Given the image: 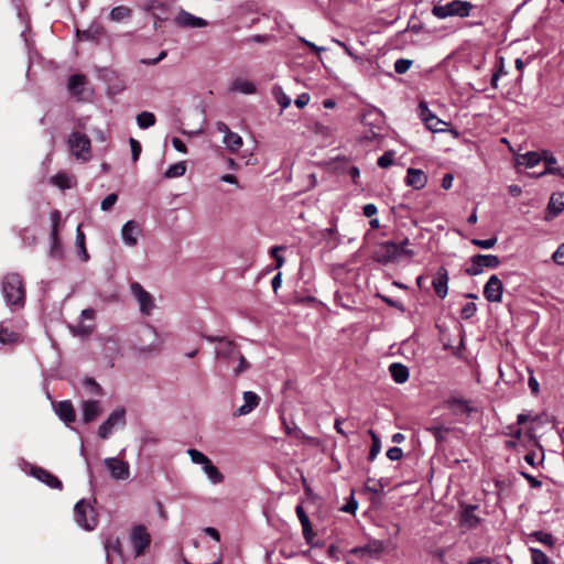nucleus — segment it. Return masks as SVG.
<instances>
[{"label":"nucleus","mask_w":564,"mask_h":564,"mask_svg":"<svg viewBox=\"0 0 564 564\" xmlns=\"http://www.w3.org/2000/svg\"><path fill=\"white\" fill-rule=\"evenodd\" d=\"M412 65V59L399 58L394 62V72L399 75L405 74L411 68Z\"/></svg>","instance_id":"a18cd8bd"},{"label":"nucleus","mask_w":564,"mask_h":564,"mask_svg":"<svg viewBox=\"0 0 564 564\" xmlns=\"http://www.w3.org/2000/svg\"><path fill=\"white\" fill-rule=\"evenodd\" d=\"M84 386L88 390L89 393L99 395L101 394L100 386L91 378H87L84 380Z\"/></svg>","instance_id":"603ef678"},{"label":"nucleus","mask_w":564,"mask_h":564,"mask_svg":"<svg viewBox=\"0 0 564 564\" xmlns=\"http://www.w3.org/2000/svg\"><path fill=\"white\" fill-rule=\"evenodd\" d=\"M231 90L241 93L245 95H251V94L256 93L257 88H256V85L251 80L238 77L232 82Z\"/></svg>","instance_id":"bb28decb"},{"label":"nucleus","mask_w":564,"mask_h":564,"mask_svg":"<svg viewBox=\"0 0 564 564\" xmlns=\"http://www.w3.org/2000/svg\"><path fill=\"white\" fill-rule=\"evenodd\" d=\"M76 523L87 531H93L98 524V516L94 507L85 499L79 500L74 508Z\"/></svg>","instance_id":"39448f33"},{"label":"nucleus","mask_w":564,"mask_h":564,"mask_svg":"<svg viewBox=\"0 0 564 564\" xmlns=\"http://www.w3.org/2000/svg\"><path fill=\"white\" fill-rule=\"evenodd\" d=\"M390 376L397 383H404L410 376L409 368L400 362L390 364Z\"/></svg>","instance_id":"a878e982"},{"label":"nucleus","mask_w":564,"mask_h":564,"mask_svg":"<svg viewBox=\"0 0 564 564\" xmlns=\"http://www.w3.org/2000/svg\"><path fill=\"white\" fill-rule=\"evenodd\" d=\"M2 293L8 305L22 306L25 292L21 276L15 273L6 275L2 282Z\"/></svg>","instance_id":"7ed1b4c3"},{"label":"nucleus","mask_w":564,"mask_h":564,"mask_svg":"<svg viewBox=\"0 0 564 564\" xmlns=\"http://www.w3.org/2000/svg\"><path fill=\"white\" fill-rule=\"evenodd\" d=\"M32 475L51 488L62 489V481L56 476L41 467H34L32 469Z\"/></svg>","instance_id":"aec40b11"},{"label":"nucleus","mask_w":564,"mask_h":564,"mask_svg":"<svg viewBox=\"0 0 564 564\" xmlns=\"http://www.w3.org/2000/svg\"><path fill=\"white\" fill-rule=\"evenodd\" d=\"M283 246H274L270 250V254L275 260V269H280L284 264V258L279 254V251L283 250Z\"/></svg>","instance_id":"864d4df0"},{"label":"nucleus","mask_w":564,"mask_h":564,"mask_svg":"<svg viewBox=\"0 0 564 564\" xmlns=\"http://www.w3.org/2000/svg\"><path fill=\"white\" fill-rule=\"evenodd\" d=\"M55 412L58 417L65 423H72L75 421V410L70 401H61L55 405Z\"/></svg>","instance_id":"b1692460"},{"label":"nucleus","mask_w":564,"mask_h":564,"mask_svg":"<svg viewBox=\"0 0 564 564\" xmlns=\"http://www.w3.org/2000/svg\"><path fill=\"white\" fill-rule=\"evenodd\" d=\"M478 506L476 505H466L463 506V509L459 514V525L463 529L470 530L476 528L481 519L476 514V510Z\"/></svg>","instance_id":"9b49d317"},{"label":"nucleus","mask_w":564,"mask_h":564,"mask_svg":"<svg viewBox=\"0 0 564 564\" xmlns=\"http://www.w3.org/2000/svg\"><path fill=\"white\" fill-rule=\"evenodd\" d=\"M104 464L113 479L126 480L129 478L130 466L127 462L116 457H109L104 460Z\"/></svg>","instance_id":"1a4fd4ad"},{"label":"nucleus","mask_w":564,"mask_h":564,"mask_svg":"<svg viewBox=\"0 0 564 564\" xmlns=\"http://www.w3.org/2000/svg\"><path fill=\"white\" fill-rule=\"evenodd\" d=\"M21 340L20 333L10 327V322L0 323V343L3 345L18 344Z\"/></svg>","instance_id":"a211bd4d"},{"label":"nucleus","mask_w":564,"mask_h":564,"mask_svg":"<svg viewBox=\"0 0 564 564\" xmlns=\"http://www.w3.org/2000/svg\"><path fill=\"white\" fill-rule=\"evenodd\" d=\"M448 280L447 269L445 267H441L432 280V286L440 299H445L448 293Z\"/></svg>","instance_id":"ddd939ff"},{"label":"nucleus","mask_w":564,"mask_h":564,"mask_svg":"<svg viewBox=\"0 0 564 564\" xmlns=\"http://www.w3.org/2000/svg\"><path fill=\"white\" fill-rule=\"evenodd\" d=\"M273 95L276 102L281 106L282 109H285L291 105V98L283 91L281 87H273Z\"/></svg>","instance_id":"4c0bfd02"},{"label":"nucleus","mask_w":564,"mask_h":564,"mask_svg":"<svg viewBox=\"0 0 564 564\" xmlns=\"http://www.w3.org/2000/svg\"><path fill=\"white\" fill-rule=\"evenodd\" d=\"M76 243H77L78 248L80 249V252L83 253L84 260L86 261L88 258V254H87V251L85 248V235L82 231L80 226H78L77 230H76Z\"/></svg>","instance_id":"09e8293b"},{"label":"nucleus","mask_w":564,"mask_h":564,"mask_svg":"<svg viewBox=\"0 0 564 564\" xmlns=\"http://www.w3.org/2000/svg\"><path fill=\"white\" fill-rule=\"evenodd\" d=\"M452 404L458 406L463 412L470 413L473 408L469 405V402L464 399H454Z\"/></svg>","instance_id":"4d7b16f0"},{"label":"nucleus","mask_w":564,"mask_h":564,"mask_svg":"<svg viewBox=\"0 0 564 564\" xmlns=\"http://www.w3.org/2000/svg\"><path fill=\"white\" fill-rule=\"evenodd\" d=\"M417 112L421 118V120L425 123L427 121V118L434 117L435 115L429 109L427 105L423 101L419 104Z\"/></svg>","instance_id":"5fc2aeb1"},{"label":"nucleus","mask_w":564,"mask_h":564,"mask_svg":"<svg viewBox=\"0 0 564 564\" xmlns=\"http://www.w3.org/2000/svg\"><path fill=\"white\" fill-rule=\"evenodd\" d=\"M175 21L177 25L191 29L204 28L208 24L206 20L183 10L177 14Z\"/></svg>","instance_id":"2eb2a0df"},{"label":"nucleus","mask_w":564,"mask_h":564,"mask_svg":"<svg viewBox=\"0 0 564 564\" xmlns=\"http://www.w3.org/2000/svg\"><path fill=\"white\" fill-rule=\"evenodd\" d=\"M69 153L80 162H86L91 155L90 143H69Z\"/></svg>","instance_id":"393cba45"},{"label":"nucleus","mask_w":564,"mask_h":564,"mask_svg":"<svg viewBox=\"0 0 564 564\" xmlns=\"http://www.w3.org/2000/svg\"><path fill=\"white\" fill-rule=\"evenodd\" d=\"M137 122L139 127L147 129L154 124L155 117L152 112L143 111L137 117Z\"/></svg>","instance_id":"ea45409f"},{"label":"nucleus","mask_w":564,"mask_h":564,"mask_svg":"<svg viewBox=\"0 0 564 564\" xmlns=\"http://www.w3.org/2000/svg\"><path fill=\"white\" fill-rule=\"evenodd\" d=\"M86 84V78L84 75H73L68 80V90L73 96L79 97L83 93V88Z\"/></svg>","instance_id":"c85d7f7f"},{"label":"nucleus","mask_w":564,"mask_h":564,"mask_svg":"<svg viewBox=\"0 0 564 564\" xmlns=\"http://www.w3.org/2000/svg\"><path fill=\"white\" fill-rule=\"evenodd\" d=\"M259 402L260 398L258 394L252 391L245 392L243 404L237 409L236 414L239 416L249 414L259 405Z\"/></svg>","instance_id":"412c9836"},{"label":"nucleus","mask_w":564,"mask_h":564,"mask_svg":"<svg viewBox=\"0 0 564 564\" xmlns=\"http://www.w3.org/2000/svg\"><path fill=\"white\" fill-rule=\"evenodd\" d=\"M141 236V228L134 220L127 221L121 229V238L124 245L134 247Z\"/></svg>","instance_id":"4468645a"},{"label":"nucleus","mask_w":564,"mask_h":564,"mask_svg":"<svg viewBox=\"0 0 564 564\" xmlns=\"http://www.w3.org/2000/svg\"><path fill=\"white\" fill-rule=\"evenodd\" d=\"M51 183L62 189H66L74 185V177L66 173H57L51 177Z\"/></svg>","instance_id":"7c9ffc66"},{"label":"nucleus","mask_w":564,"mask_h":564,"mask_svg":"<svg viewBox=\"0 0 564 564\" xmlns=\"http://www.w3.org/2000/svg\"><path fill=\"white\" fill-rule=\"evenodd\" d=\"M408 243V239H405L404 241H402V243L400 245H397L395 242L393 241H390L389 243V247H390V261L401 257V256H406V257H410L412 254V251L409 250V249H405L403 245Z\"/></svg>","instance_id":"2f4dec72"},{"label":"nucleus","mask_w":564,"mask_h":564,"mask_svg":"<svg viewBox=\"0 0 564 564\" xmlns=\"http://www.w3.org/2000/svg\"><path fill=\"white\" fill-rule=\"evenodd\" d=\"M74 332L82 336H87L93 332V326H86L84 324H79Z\"/></svg>","instance_id":"338daca9"},{"label":"nucleus","mask_w":564,"mask_h":564,"mask_svg":"<svg viewBox=\"0 0 564 564\" xmlns=\"http://www.w3.org/2000/svg\"><path fill=\"white\" fill-rule=\"evenodd\" d=\"M101 404L99 401L87 400L82 403V416L84 423H89L97 419L101 413Z\"/></svg>","instance_id":"f3484780"},{"label":"nucleus","mask_w":564,"mask_h":564,"mask_svg":"<svg viewBox=\"0 0 564 564\" xmlns=\"http://www.w3.org/2000/svg\"><path fill=\"white\" fill-rule=\"evenodd\" d=\"M528 536L551 549L555 545L556 542L555 538L551 533L544 531H533Z\"/></svg>","instance_id":"c756f323"},{"label":"nucleus","mask_w":564,"mask_h":564,"mask_svg":"<svg viewBox=\"0 0 564 564\" xmlns=\"http://www.w3.org/2000/svg\"><path fill=\"white\" fill-rule=\"evenodd\" d=\"M453 181H454V175L452 173H446L444 174L443 178H442V187L444 189H449L453 185Z\"/></svg>","instance_id":"0e129e2a"},{"label":"nucleus","mask_w":564,"mask_h":564,"mask_svg":"<svg viewBox=\"0 0 564 564\" xmlns=\"http://www.w3.org/2000/svg\"><path fill=\"white\" fill-rule=\"evenodd\" d=\"M61 214L57 210H54L51 214L52 219V232H51V239H52V252H54L58 247V223H59Z\"/></svg>","instance_id":"473e14b6"},{"label":"nucleus","mask_w":564,"mask_h":564,"mask_svg":"<svg viewBox=\"0 0 564 564\" xmlns=\"http://www.w3.org/2000/svg\"><path fill=\"white\" fill-rule=\"evenodd\" d=\"M203 471L206 474L209 481L214 485L220 484L224 480L223 474L209 459L207 464L202 466Z\"/></svg>","instance_id":"cd10ccee"},{"label":"nucleus","mask_w":564,"mask_h":564,"mask_svg":"<svg viewBox=\"0 0 564 564\" xmlns=\"http://www.w3.org/2000/svg\"><path fill=\"white\" fill-rule=\"evenodd\" d=\"M424 124L426 129L432 132H445L447 130L446 127L448 126L447 122L438 119L436 116L431 117L430 119L427 118V121Z\"/></svg>","instance_id":"e433bc0d"},{"label":"nucleus","mask_w":564,"mask_h":564,"mask_svg":"<svg viewBox=\"0 0 564 564\" xmlns=\"http://www.w3.org/2000/svg\"><path fill=\"white\" fill-rule=\"evenodd\" d=\"M529 550L531 553L532 564H551V561L547 557V555L540 549L530 547Z\"/></svg>","instance_id":"58836bf2"},{"label":"nucleus","mask_w":564,"mask_h":564,"mask_svg":"<svg viewBox=\"0 0 564 564\" xmlns=\"http://www.w3.org/2000/svg\"><path fill=\"white\" fill-rule=\"evenodd\" d=\"M369 434L371 435V438H372V445H371L370 453H369V460H373L380 452L381 443H380L379 437L375 434L373 431L370 430Z\"/></svg>","instance_id":"49530a36"},{"label":"nucleus","mask_w":564,"mask_h":564,"mask_svg":"<svg viewBox=\"0 0 564 564\" xmlns=\"http://www.w3.org/2000/svg\"><path fill=\"white\" fill-rule=\"evenodd\" d=\"M117 200H118V195L115 193H111L102 199L100 207L104 212H108L112 208V206L117 203Z\"/></svg>","instance_id":"3c124183"},{"label":"nucleus","mask_w":564,"mask_h":564,"mask_svg":"<svg viewBox=\"0 0 564 564\" xmlns=\"http://www.w3.org/2000/svg\"><path fill=\"white\" fill-rule=\"evenodd\" d=\"M471 243L481 249H490L497 243V238L491 237L489 239H473Z\"/></svg>","instance_id":"8fccbe9b"},{"label":"nucleus","mask_w":564,"mask_h":564,"mask_svg":"<svg viewBox=\"0 0 564 564\" xmlns=\"http://www.w3.org/2000/svg\"><path fill=\"white\" fill-rule=\"evenodd\" d=\"M564 210V194H553L546 208V220H551Z\"/></svg>","instance_id":"6ab92c4d"},{"label":"nucleus","mask_w":564,"mask_h":564,"mask_svg":"<svg viewBox=\"0 0 564 564\" xmlns=\"http://www.w3.org/2000/svg\"><path fill=\"white\" fill-rule=\"evenodd\" d=\"M476 312L477 305L474 302H468L463 306L460 311V317L463 319H469L475 315Z\"/></svg>","instance_id":"de8ad7c7"},{"label":"nucleus","mask_w":564,"mask_h":564,"mask_svg":"<svg viewBox=\"0 0 564 564\" xmlns=\"http://www.w3.org/2000/svg\"><path fill=\"white\" fill-rule=\"evenodd\" d=\"M128 540L133 556L141 557L149 552L152 535L145 524L137 523L130 528Z\"/></svg>","instance_id":"f03ea898"},{"label":"nucleus","mask_w":564,"mask_h":564,"mask_svg":"<svg viewBox=\"0 0 564 564\" xmlns=\"http://www.w3.org/2000/svg\"><path fill=\"white\" fill-rule=\"evenodd\" d=\"M404 452L402 447H390V460H399L403 457Z\"/></svg>","instance_id":"052dcab7"},{"label":"nucleus","mask_w":564,"mask_h":564,"mask_svg":"<svg viewBox=\"0 0 564 564\" xmlns=\"http://www.w3.org/2000/svg\"><path fill=\"white\" fill-rule=\"evenodd\" d=\"M373 258L383 264L388 262V249L384 245L381 246L380 250L373 252Z\"/></svg>","instance_id":"6e6d98bb"},{"label":"nucleus","mask_w":564,"mask_h":564,"mask_svg":"<svg viewBox=\"0 0 564 564\" xmlns=\"http://www.w3.org/2000/svg\"><path fill=\"white\" fill-rule=\"evenodd\" d=\"M362 212L366 217L370 218L377 214L378 209H377L376 205L367 204L364 206Z\"/></svg>","instance_id":"774afa93"},{"label":"nucleus","mask_w":564,"mask_h":564,"mask_svg":"<svg viewBox=\"0 0 564 564\" xmlns=\"http://www.w3.org/2000/svg\"><path fill=\"white\" fill-rule=\"evenodd\" d=\"M186 172V162L185 161H181V162H177L175 164H172L164 173V176L166 178H176V177H181L185 174Z\"/></svg>","instance_id":"f704fd0d"},{"label":"nucleus","mask_w":564,"mask_h":564,"mask_svg":"<svg viewBox=\"0 0 564 564\" xmlns=\"http://www.w3.org/2000/svg\"><path fill=\"white\" fill-rule=\"evenodd\" d=\"M105 33V29L98 24L93 23L87 30H77L76 35L80 41H99L101 35Z\"/></svg>","instance_id":"4be33fe9"},{"label":"nucleus","mask_w":564,"mask_h":564,"mask_svg":"<svg viewBox=\"0 0 564 564\" xmlns=\"http://www.w3.org/2000/svg\"><path fill=\"white\" fill-rule=\"evenodd\" d=\"M366 489L373 495L372 500L383 490V484L380 480L368 479L366 482Z\"/></svg>","instance_id":"c03bdc74"},{"label":"nucleus","mask_w":564,"mask_h":564,"mask_svg":"<svg viewBox=\"0 0 564 564\" xmlns=\"http://www.w3.org/2000/svg\"><path fill=\"white\" fill-rule=\"evenodd\" d=\"M427 176L422 170L409 167L406 171L405 184L415 189H421L426 185Z\"/></svg>","instance_id":"dca6fc26"},{"label":"nucleus","mask_w":564,"mask_h":564,"mask_svg":"<svg viewBox=\"0 0 564 564\" xmlns=\"http://www.w3.org/2000/svg\"><path fill=\"white\" fill-rule=\"evenodd\" d=\"M553 260L560 265H564V243H562L553 253Z\"/></svg>","instance_id":"13d9d810"},{"label":"nucleus","mask_w":564,"mask_h":564,"mask_svg":"<svg viewBox=\"0 0 564 564\" xmlns=\"http://www.w3.org/2000/svg\"><path fill=\"white\" fill-rule=\"evenodd\" d=\"M382 552L383 544L381 542H372L366 546L351 549L349 554L368 561L378 557Z\"/></svg>","instance_id":"f8f14e48"},{"label":"nucleus","mask_w":564,"mask_h":564,"mask_svg":"<svg viewBox=\"0 0 564 564\" xmlns=\"http://www.w3.org/2000/svg\"><path fill=\"white\" fill-rule=\"evenodd\" d=\"M299 40L305 44L307 47H310L313 52H315L316 54H321L322 52H324L326 48L323 47V46H317L316 44H314L313 42H310L307 41L306 39L300 36Z\"/></svg>","instance_id":"680f3d73"},{"label":"nucleus","mask_w":564,"mask_h":564,"mask_svg":"<svg viewBox=\"0 0 564 564\" xmlns=\"http://www.w3.org/2000/svg\"><path fill=\"white\" fill-rule=\"evenodd\" d=\"M541 158L536 152L530 151L517 158V164L527 167H533L540 162Z\"/></svg>","instance_id":"72a5a7b5"},{"label":"nucleus","mask_w":564,"mask_h":564,"mask_svg":"<svg viewBox=\"0 0 564 564\" xmlns=\"http://www.w3.org/2000/svg\"><path fill=\"white\" fill-rule=\"evenodd\" d=\"M503 285L501 280L491 275L484 286V296L488 302L500 303L502 300Z\"/></svg>","instance_id":"9d476101"},{"label":"nucleus","mask_w":564,"mask_h":564,"mask_svg":"<svg viewBox=\"0 0 564 564\" xmlns=\"http://www.w3.org/2000/svg\"><path fill=\"white\" fill-rule=\"evenodd\" d=\"M131 293L139 304V310L143 315H151L155 308L154 297L139 282H133L130 286Z\"/></svg>","instance_id":"0eeeda50"},{"label":"nucleus","mask_w":564,"mask_h":564,"mask_svg":"<svg viewBox=\"0 0 564 564\" xmlns=\"http://www.w3.org/2000/svg\"><path fill=\"white\" fill-rule=\"evenodd\" d=\"M126 424V411L124 409H116L108 419L99 426L98 435L100 438L106 440L116 427L123 426Z\"/></svg>","instance_id":"6e6552de"},{"label":"nucleus","mask_w":564,"mask_h":564,"mask_svg":"<svg viewBox=\"0 0 564 564\" xmlns=\"http://www.w3.org/2000/svg\"><path fill=\"white\" fill-rule=\"evenodd\" d=\"M205 338L212 343L217 341L215 348L216 358L223 361L227 367H232L235 376H239L249 368V362L238 350L234 341L213 336H206Z\"/></svg>","instance_id":"f257e3e1"},{"label":"nucleus","mask_w":564,"mask_h":564,"mask_svg":"<svg viewBox=\"0 0 564 564\" xmlns=\"http://www.w3.org/2000/svg\"><path fill=\"white\" fill-rule=\"evenodd\" d=\"M358 503L357 501L351 497V499L340 508L341 511L354 513L357 510Z\"/></svg>","instance_id":"e2e57ef3"},{"label":"nucleus","mask_w":564,"mask_h":564,"mask_svg":"<svg viewBox=\"0 0 564 564\" xmlns=\"http://www.w3.org/2000/svg\"><path fill=\"white\" fill-rule=\"evenodd\" d=\"M142 339L150 340V343L148 345H141L139 347L140 351H142V352H150V351L159 349L161 343H160V340L158 338V334L154 330V328L147 327L142 332Z\"/></svg>","instance_id":"5701e85b"},{"label":"nucleus","mask_w":564,"mask_h":564,"mask_svg":"<svg viewBox=\"0 0 564 564\" xmlns=\"http://www.w3.org/2000/svg\"><path fill=\"white\" fill-rule=\"evenodd\" d=\"M500 264V259L495 254H475L470 259V267L465 270L467 275H478L484 268L496 269Z\"/></svg>","instance_id":"423d86ee"},{"label":"nucleus","mask_w":564,"mask_h":564,"mask_svg":"<svg viewBox=\"0 0 564 564\" xmlns=\"http://www.w3.org/2000/svg\"><path fill=\"white\" fill-rule=\"evenodd\" d=\"M473 4L464 0H453L445 4H435L432 9V14L438 19H446L448 17L466 18L470 14Z\"/></svg>","instance_id":"20e7f679"},{"label":"nucleus","mask_w":564,"mask_h":564,"mask_svg":"<svg viewBox=\"0 0 564 564\" xmlns=\"http://www.w3.org/2000/svg\"><path fill=\"white\" fill-rule=\"evenodd\" d=\"M217 129L219 132H221L224 134L223 141H238V142L242 141V139L238 134L231 132L229 130V128L223 122L217 123Z\"/></svg>","instance_id":"a19ab883"},{"label":"nucleus","mask_w":564,"mask_h":564,"mask_svg":"<svg viewBox=\"0 0 564 564\" xmlns=\"http://www.w3.org/2000/svg\"><path fill=\"white\" fill-rule=\"evenodd\" d=\"M521 476L528 480V482L530 484V486L532 488H539L542 486V482L540 480H538L534 476L525 473V471H521Z\"/></svg>","instance_id":"bf43d9fd"},{"label":"nucleus","mask_w":564,"mask_h":564,"mask_svg":"<svg viewBox=\"0 0 564 564\" xmlns=\"http://www.w3.org/2000/svg\"><path fill=\"white\" fill-rule=\"evenodd\" d=\"M91 139H104V135L98 132L96 135L89 134L88 132L75 131L68 141H91Z\"/></svg>","instance_id":"79ce46f5"},{"label":"nucleus","mask_w":564,"mask_h":564,"mask_svg":"<svg viewBox=\"0 0 564 564\" xmlns=\"http://www.w3.org/2000/svg\"><path fill=\"white\" fill-rule=\"evenodd\" d=\"M310 101V95L308 94H301L300 96H297V98L295 99V105L296 107L299 108H303L305 107Z\"/></svg>","instance_id":"69168bd1"},{"label":"nucleus","mask_w":564,"mask_h":564,"mask_svg":"<svg viewBox=\"0 0 564 564\" xmlns=\"http://www.w3.org/2000/svg\"><path fill=\"white\" fill-rule=\"evenodd\" d=\"M130 17H131V9L126 6L115 7L109 14L110 20H112L115 22H120Z\"/></svg>","instance_id":"c9c22d12"},{"label":"nucleus","mask_w":564,"mask_h":564,"mask_svg":"<svg viewBox=\"0 0 564 564\" xmlns=\"http://www.w3.org/2000/svg\"><path fill=\"white\" fill-rule=\"evenodd\" d=\"M187 454L189 455L191 457V460L194 463V464H197V465H205L207 464V462L209 460V458L202 452H199L198 449H195V448H189L187 451Z\"/></svg>","instance_id":"37998d69"}]
</instances>
